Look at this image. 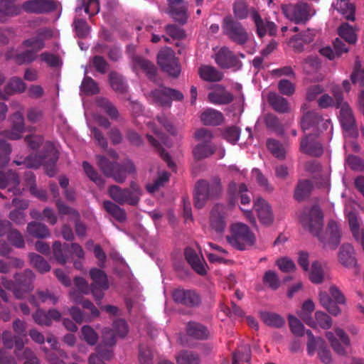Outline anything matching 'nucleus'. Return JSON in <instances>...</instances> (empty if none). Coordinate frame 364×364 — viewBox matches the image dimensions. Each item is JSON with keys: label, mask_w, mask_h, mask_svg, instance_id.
<instances>
[{"label": "nucleus", "mask_w": 364, "mask_h": 364, "mask_svg": "<svg viewBox=\"0 0 364 364\" xmlns=\"http://www.w3.org/2000/svg\"><path fill=\"white\" fill-rule=\"evenodd\" d=\"M309 279L314 284H321L323 281V269L321 263L315 261L311 264Z\"/></svg>", "instance_id": "864d4df0"}, {"label": "nucleus", "mask_w": 364, "mask_h": 364, "mask_svg": "<svg viewBox=\"0 0 364 364\" xmlns=\"http://www.w3.org/2000/svg\"><path fill=\"white\" fill-rule=\"evenodd\" d=\"M27 231L30 235L37 238H46L50 234L47 226L38 222L29 223L27 225Z\"/></svg>", "instance_id": "58836bf2"}, {"label": "nucleus", "mask_w": 364, "mask_h": 364, "mask_svg": "<svg viewBox=\"0 0 364 364\" xmlns=\"http://www.w3.org/2000/svg\"><path fill=\"white\" fill-rule=\"evenodd\" d=\"M97 105L104 109L112 119H117L119 112L117 107L107 98L101 97L97 100Z\"/></svg>", "instance_id": "603ef678"}, {"label": "nucleus", "mask_w": 364, "mask_h": 364, "mask_svg": "<svg viewBox=\"0 0 364 364\" xmlns=\"http://www.w3.org/2000/svg\"><path fill=\"white\" fill-rule=\"evenodd\" d=\"M185 258L192 269L200 275L206 274L205 261L203 256H199L191 247L185 250Z\"/></svg>", "instance_id": "5701e85b"}, {"label": "nucleus", "mask_w": 364, "mask_h": 364, "mask_svg": "<svg viewBox=\"0 0 364 364\" xmlns=\"http://www.w3.org/2000/svg\"><path fill=\"white\" fill-rule=\"evenodd\" d=\"M312 187L310 180H299L294 191V198L299 202L304 200L310 195Z\"/></svg>", "instance_id": "c9c22d12"}, {"label": "nucleus", "mask_w": 364, "mask_h": 364, "mask_svg": "<svg viewBox=\"0 0 364 364\" xmlns=\"http://www.w3.org/2000/svg\"><path fill=\"white\" fill-rule=\"evenodd\" d=\"M168 14L173 18H174L175 21L181 24H184L187 21L188 16L186 5L183 4L178 7H176V5H173L171 7L168 6Z\"/></svg>", "instance_id": "09e8293b"}, {"label": "nucleus", "mask_w": 364, "mask_h": 364, "mask_svg": "<svg viewBox=\"0 0 364 364\" xmlns=\"http://www.w3.org/2000/svg\"><path fill=\"white\" fill-rule=\"evenodd\" d=\"M338 259L339 262L346 268H353L357 264L354 248L349 243H344L340 247Z\"/></svg>", "instance_id": "412c9836"}, {"label": "nucleus", "mask_w": 364, "mask_h": 364, "mask_svg": "<svg viewBox=\"0 0 364 364\" xmlns=\"http://www.w3.org/2000/svg\"><path fill=\"white\" fill-rule=\"evenodd\" d=\"M214 59L222 69H232L233 71H237L242 67V63L237 56L227 47L221 48L215 53Z\"/></svg>", "instance_id": "f8f14e48"}, {"label": "nucleus", "mask_w": 364, "mask_h": 364, "mask_svg": "<svg viewBox=\"0 0 364 364\" xmlns=\"http://www.w3.org/2000/svg\"><path fill=\"white\" fill-rule=\"evenodd\" d=\"M233 13L236 18L245 19L248 16L247 6L242 0H237L233 4Z\"/></svg>", "instance_id": "338daca9"}, {"label": "nucleus", "mask_w": 364, "mask_h": 364, "mask_svg": "<svg viewBox=\"0 0 364 364\" xmlns=\"http://www.w3.org/2000/svg\"><path fill=\"white\" fill-rule=\"evenodd\" d=\"M108 77L110 86L115 92L124 94L127 91V83L122 75L115 71H111Z\"/></svg>", "instance_id": "72a5a7b5"}, {"label": "nucleus", "mask_w": 364, "mask_h": 364, "mask_svg": "<svg viewBox=\"0 0 364 364\" xmlns=\"http://www.w3.org/2000/svg\"><path fill=\"white\" fill-rule=\"evenodd\" d=\"M90 275L92 280L90 291L96 300L97 304L100 305L105 295L104 291L109 289L107 276L104 271L97 268L91 269Z\"/></svg>", "instance_id": "1a4fd4ad"}, {"label": "nucleus", "mask_w": 364, "mask_h": 364, "mask_svg": "<svg viewBox=\"0 0 364 364\" xmlns=\"http://www.w3.org/2000/svg\"><path fill=\"white\" fill-rule=\"evenodd\" d=\"M264 122L267 129L274 132L278 135L283 134V124L275 114L272 113L267 114L264 117Z\"/></svg>", "instance_id": "37998d69"}, {"label": "nucleus", "mask_w": 364, "mask_h": 364, "mask_svg": "<svg viewBox=\"0 0 364 364\" xmlns=\"http://www.w3.org/2000/svg\"><path fill=\"white\" fill-rule=\"evenodd\" d=\"M338 32L341 38L349 44H355L357 41V34L355 28L348 23H343L338 28Z\"/></svg>", "instance_id": "ea45409f"}, {"label": "nucleus", "mask_w": 364, "mask_h": 364, "mask_svg": "<svg viewBox=\"0 0 364 364\" xmlns=\"http://www.w3.org/2000/svg\"><path fill=\"white\" fill-rule=\"evenodd\" d=\"M28 257L31 264L40 272L45 273L50 271V266L42 256L35 253H30Z\"/></svg>", "instance_id": "8fccbe9b"}, {"label": "nucleus", "mask_w": 364, "mask_h": 364, "mask_svg": "<svg viewBox=\"0 0 364 364\" xmlns=\"http://www.w3.org/2000/svg\"><path fill=\"white\" fill-rule=\"evenodd\" d=\"M250 359L251 350L250 346L244 345L233 353L232 364H239L240 362L250 363Z\"/></svg>", "instance_id": "de8ad7c7"}, {"label": "nucleus", "mask_w": 364, "mask_h": 364, "mask_svg": "<svg viewBox=\"0 0 364 364\" xmlns=\"http://www.w3.org/2000/svg\"><path fill=\"white\" fill-rule=\"evenodd\" d=\"M263 282L273 290L277 289L280 285L278 275L272 270L265 272L263 277Z\"/></svg>", "instance_id": "680f3d73"}, {"label": "nucleus", "mask_w": 364, "mask_h": 364, "mask_svg": "<svg viewBox=\"0 0 364 364\" xmlns=\"http://www.w3.org/2000/svg\"><path fill=\"white\" fill-rule=\"evenodd\" d=\"M22 46L29 48L37 55L40 50L45 48V43L43 41V39L39 38L36 36L24 40L22 42Z\"/></svg>", "instance_id": "13d9d810"}, {"label": "nucleus", "mask_w": 364, "mask_h": 364, "mask_svg": "<svg viewBox=\"0 0 364 364\" xmlns=\"http://www.w3.org/2000/svg\"><path fill=\"white\" fill-rule=\"evenodd\" d=\"M109 197L119 205L128 204L135 206L138 204L137 200L133 197L129 189L122 188L116 185H112L108 188Z\"/></svg>", "instance_id": "a211bd4d"}, {"label": "nucleus", "mask_w": 364, "mask_h": 364, "mask_svg": "<svg viewBox=\"0 0 364 364\" xmlns=\"http://www.w3.org/2000/svg\"><path fill=\"white\" fill-rule=\"evenodd\" d=\"M176 360L177 364H200V357L195 351L183 350L178 353Z\"/></svg>", "instance_id": "4c0bfd02"}, {"label": "nucleus", "mask_w": 364, "mask_h": 364, "mask_svg": "<svg viewBox=\"0 0 364 364\" xmlns=\"http://www.w3.org/2000/svg\"><path fill=\"white\" fill-rule=\"evenodd\" d=\"M7 238L10 243L17 248H23L25 245L24 239L17 230L11 229L7 235Z\"/></svg>", "instance_id": "69168bd1"}, {"label": "nucleus", "mask_w": 364, "mask_h": 364, "mask_svg": "<svg viewBox=\"0 0 364 364\" xmlns=\"http://www.w3.org/2000/svg\"><path fill=\"white\" fill-rule=\"evenodd\" d=\"M134 61L150 80H155L157 70L154 63L141 57H136Z\"/></svg>", "instance_id": "79ce46f5"}, {"label": "nucleus", "mask_w": 364, "mask_h": 364, "mask_svg": "<svg viewBox=\"0 0 364 364\" xmlns=\"http://www.w3.org/2000/svg\"><path fill=\"white\" fill-rule=\"evenodd\" d=\"M335 333L336 336H338L342 342V344L340 343L333 332H326V337L336 353L341 355H345L346 354V348L350 346L349 337L343 329L339 328L335 329Z\"/></svg>", "instance_id": "dca6fc26"}, {"label": "nucleus", "mask_w": 364, "mask_h": 364, "mask_svg": "<svg viewBox=\"0 0 364 364\" xmlns=\"http://www.w3.org/2000/svg\"><path fill=\"white\" fill-rule=\"evenodd\" d=\"M267 147L271 154L279 160L285 159L286 150L284 145L274 139H269L267 141Z\"/></svg>", "instance_id": "c03bdc74"}, {"label": "nucleus", "mask_w": 364, "mask_h": 364, "mask_svg": "<svg viewBox=\"0 0 364 364\" xmlns=\"http://www.w3.org/2000/svg\"><path fill=\"white\" fill-rule=\"evenodd\" d=\"M260 316L263 322L269 326L280 328L285 323L284 319L275 313L264 311L260 314Z\"/></svg>", "instance_id": "49530a36"}, {"label": "nucleus", "mask_w": 364, "mask_h": 364, "mask_svg": "<svg viewBox=\"0 0 364 364\" xmlns=\"http://www.w3.org/2000/svg\"><path fill=\"white\" fill-rule=\"evenodd\" d=\"M11 131L8 137L12 140L19 139L24 131V118L20 112H16L11 117Z\"/></svg>", "instance_id": "c756f323"}, {"label": "nucleus", "mask_w": 364, "mask_h": 364, "mask_svg": "<svg viewBox=\"0 0 364 364\" xmlns=\"http://www.w3.org/2000/svg\"><path fill=\"white\" fill-rule=\"evenodd\" d=\"M208 99L212 104L221 105L231 103L234 100V96L224 87L218 85L215 90L208 93Z\"/></svg>", "instance_id": "b1692460"}, {"label": "nucleus", "mask_w": 364, "mask_h": 364, "mask_svg": "<svg viewBox=\"0 0 364 364\" xmlns=\"http://www.w3.org/2000/svg\"><path fill=\"white\" fill-rule=\"evenodd\" d=\"M97 164L105 176L112 178L119 183H122L125 181L127 173L135 172L134 164L129 160L120 164L116 161H110L104 156L97 155Z\"/></svg>", "instance_id": "39448f33"}, {"label": "nucleus", "mask_w": 364, "mask_h": 364, "mask_svg": "<svg viewBox=\"0 0 364 364\" xmlns=\"http://www.w3.org/2000/svg\"><path fill=\"white\" fill-rule=\"evenodd\" d=\"M166 88L155 89L150 92L149 95L156 104L162 107H170L171 102L169 100Z\"/></svg>", "instance_id": "a18cd8bd"}, {"label": "nucleus", "mask_w": 364, "mask_h": 364, "mask_svg": "<svg viewBox=\"0 0 364 364\" xmlns=\"http://www.w3.org/2000/svg\"><path fill=\"white\" fill-rule=\"evenodd\" d=\"M216 151V146L213 144H198L193 149L196 159L200 160L213 155Z\"/></svg>", "instance_id": "a19ab883"}, {"label": "nucleus", "mask_w": 364, "mask_h": 364, "mask_svg": "<svg viewBox=\"0 0 364 364\" xmlns=\"http://www.w3.org/2000/svg\"><path fill=\"white\" fill-rule=\"evenodd\" d=\"M37 58V55L27 49L21 53H17L14 56V61L18 65L30 64L35 61Z\"/></svg>", "instance_id": "6e6d98bb"}, {"label": "nucleus", "mask_w": 364, "mask_h": 364, "mask_svg": "<svg viewBox=\"0 0 364 364\" xmlns=\"http://www.w3.org/2000/svg\"><path fill=\"white\" fill-rule=\"evenodd\" d=\"M91 62L95 70L100 74H105L109 70V65L103 56L94 55Z\"/></svg>", "instance_id": "e2e57ef3"}, {"label": "nucleus", "mask_w": 364, "mask_h": 364, "mask_svg": "<svg viewBox=\"0 0 364 364\" xmlns=\"http://www.w3.org/2000/svg\"><path fill=\"white\" fill-rule=\"evenodd\" d=\"M16 0H0V23H6L11 18L22 14L21 5Z\"/></svg>", "instance_id": "6ab92c4d"}, {"label": "nucleus", "mask_w": 364, "mask_h": 364, "mask_svg": "<svg viewBox=\"0 0 364 364\" xmlns=\"http://www.w3.org/2000/svg\"><path fill=\"white\" fill-rule=\"evenodd\" d=\"M26 88V83L22 79L17 77H12L5 85L4 91L0 90V99L6 100L9 95L14 93H22Z\"/></svg>", "instance_id": "a878e982"}, {"label": "nucleus", "mask_w": 364, "mask_h": 364, "mask_svg": "<svg viewBox=\"0 0 364 364\" xmlns=\"http://www.w3.org/2000/svg\"><path fill=\"white\" fill-rule=\"evenodd\" d=\"M226 240L233 248L244 251L255 246L256 237L247 225L235 223L230 225V234L226 236Z\"/></svg>", "instance_id": "20e7f679"}, {"label": "nucleus", "mask_w": 364, "mask_h": 364, "mask_svg": "<svg viewBox=\"0 0 364 364\" xmlns=\"http://www.w3.org/2000/svg\"><path fill=\"white\" fill-rule=\"evenodd\" d=\"M333 6L347 20H355V8L348 0H336Z\"/></svg>", "instance_id": "2f4dec72"}, {"label": "nucleus", "mask_w": 364, "mask_h": 364, "mask_svg": "<svg viewBox=\"0 0 364 364\" xmlns=\"http://www.w3.org/2000/svg\"><path fill=\"white\" fill-rule=\"evenodd\" d=\"M69 250L70 245L67 243H64L63 245H62L60 242L55 241L53 245V252L54 258L58 263L61 264H65L68 260Z\"/></svg>", "instance_id": "e433bc0d"}, {"label": "nucleus", "mask_w": 364, "mask_h": 364, "mask_svg": "<svg viewBox=\"0 0 364 364\" xmlns=\"http://www.w3.org/2000/svg\"><path fill=\"white\" fill-rule=\"evenodd\" d=\"M228 210L225 205L216 203L210 213V226L215 232H224L227 226Z\"/></svg>", "instance_id": "4468645a"}, {"label": "nucleus", "mask_w": 364, "mask_h": 364, "mask_svg": "<svg viewBox=\"0 0 364 364\" xmlns=\"http://www.w3.org/2000/svg\"><path fill=\"white\" fill-rule=\"evenodd\" d=\"M73 26L78 38H85L88 36L90 28L85 20L75 18L73 21Z\"/></svg>", "instance_id": "4d7b16f0"}, {"label": "nucleus", "mask_w": 364, "mask_h": 364, "mask_svg": "<svg viewBox=\"0 0 364 364\" xmlns=\"http://www.w3.org/2000/svg\"><path fill=\"white\" fill-rule=\"evenodd\" d=\"M223 191L219 177L215 176L210 180H198L196 183L193 193L194 206L198 209L203 208L208 200L219 198Z\"/></svg>", "instance_id": "f03ea898"}, {"label": "nucleus", "mask_w": 364, "mask_h": 364, "mask_svg": "<svg viewBox=\"0 0 364 364\" xmlns=\"http://www.w3.org/2000/svg\"><path fill=\"white\" fill-rule=\"evenodd\" d=\"M300 151L311 156H320L323 152L321 141L318 139V134L309 133L304 136L300 143Z\"/></svg>", "instance_id": "2eb2a0df"}, {"label": "nucleus", "mask_w": 364, "mask_h": 364, "mask_svg": "<svg viewBox=\"0 0 364 364\" xmlns=\"http://www.w3.org/2000/svg\"><path fill=\"white\" fill-rule=\"evenodd\" d=\"M318 344L316 345L318 348V358L322 363L324 364H329L331 362V354L326 346L323 339L318 340Z\"/></svg>", "instance_id": "052dcab7"}, {"label": "nucleus", "mask_w": 364, "mask_h": 364, "mask_svg": "<svg viewBox=\"0 0 364 364\" xmlns=\"http://www.w3.org/2000/svg\"><path fill=\"white\" fill-rule=\"evenodd\" d=\"M240 129L236 126L226 127L223 132V138L232 144H235L239 140Z\"/></svg>", "instance_id": "bf43d9fd"}, {"label": "nucleus", "mask_w": 364, "mask_h": 364, "mask_svg": "<svg viewBox=\"0 0 364 364\" xmlns=\"http://www.w3.org/2000/svg\"><path fill=\"white\" fill-rule=\"evenodd\" d=\"M223 30L225 35L238 45L245 44L249 38L248 33L241 23L231 18L224 19Z\"/></svg>", "instance_id": "9d476101"}, {"label": "nucleus", "mask_w": 364, "mask_h": 364, "mask_svg": "<svg viewBox=\"0 0 364 364\" xmlns=\"http://www.w3.org/2000/svg\"><path fill=\"white\" fill-rule=\"evenodd\" d=\"M172 298L176 304L188 308H196L202 301L200 295L196 291L183 288L174 289Z\"/></svg>", "instance_id": "9b49d317"}, {"label": "nucleus", "mask_w": 364, "mask_h": 364, "mask_svg": "<svg viewBox=\"0 0 364 364\" xmlns=\"http://www.w3.org/2000/svg\"><path fill=\"white\" fill-rule=\"evenodd\" d=\"M288 320L292 333L296 336H303L304 335V326L300 320L291 315L289 316Z\"/></svg>", "instance_id": "774afa93"}, {"label": "nucleus", "mask_w": 364, "mask_h": 364, "mask_svg": "<svg viewBox=\"0 0 364 364\" xmlns=\"http://www.w3.org/2000/svg\"><path fill=\"white\" fill-rule=\"evenodd\" d=\"M82 168L87 177L99 186H103L105 181L97 171L87 162L83 161Z\"/></svg>", "instance_id": "5fc2aeb1"}, {"label": "nucleus", "mask_w": 364, "mask_h": 364, "mask_svg": "<svg viewBox=\"0 0 364 364\" xmlns=\"http://www.w3.org/2000/svg\"><path fill=\"white\" fill-rule=\"evenodd\" d=\"M259 222L265 225H270L274 221V215L269 203L264 199L258 198L254 204Z\"/></svg>", "instance_id": "aec40b11"}, {"label": "nucleus", "mask_w": 364, "mask_h": 364, "mask_svg": "<svg viewBox=\"0 0 364 364\" xmlns=\"http://www.w3.org/2000/svg\"><path fill=\"white\" fill-rule=\"evenodd\" d=\"M200 120L205 126H218L223 122L224 116L218 110L207 108L201 113Z\"/></svg>", "instance_id": "cd10ccee"}, {"label": "nucleus", "mask_w": 364, "mask_h": 364, "mask_svg": "<svg viewBox=\"0 0 364 364\" xmlns=\"http://www.w3.org/2000/svg\"><path fill=\"white\" fill-rule=\"evenodd\" d=\"M103 207L105 210L119 223H124L126 221L127 213L117 204L110 200H105L103 203Z\"/></svg>", "instance_id": "f704fd0d"}, {"label": "nucleus", "mask_w": 364, "mask_h": 364, "mask_svg": "<svg viewBox=\"0 0 364 364\" xmlns=\"http://www.w3.org/2000/svg\"><path fill=\"white\" fill-rule=\"evenodd\" d=\"M154 354L147 346L141 345L139 348V360L140 364H153Z\"/></svg>", "instance_id": "0e129e2a"}, {"label": "nucleus", "mask_w": 364, "mask_h": 364, "mask_svg": "<svg viewBox=\"0 0 364 364\" xmlns=\"http://www.w3.org/2000/svg\"><path fill=\"white\" fill-rule=\"evenodd\" d=\"M186 331L188 336L198 340H205L209 336V331L205 326L193 321L188 323Z\"/></svg>", "instance_id": "473e14b6"}, {"label": "nucleus", "mask_w": 364, "mask_h": 364, "mask_svg": "<svg viewBox=\"0 0 364 364\" xmlns=\"http://www.w3.org/2000/svg\"><path fill=\"white\" fill-rule=\"evenodd\" d=\"M19 183V177L15 171L9 170L6 172H3L0 171V188L4 189L9 187L8 193H11L12 196H18L22 193Z\"/></svg>", "instance_id": "f3484780"}, {"label": "nucleus", "mask_w": 364, "mask_h": 364, "mask_svg": "<svg viewBox=\"0 0 364 364\" xmlns=\"http://www.w3.org/2000/svg\"><path fill=\"white\" fill-rule=\"evenodd\" d=\"M34 274L30 269H26L21 273H17L14 276V282L7 280L2 277V284L7 289L11 290L14 296L18 299L25 297L26 294L32 290V282Z\"/></svg>", "instance_id": "0eeeda50"}, {"label": "nucleus", "mask_w": 364, "mask_h": 364, "mask_svg": "<svg viewBox=\"0 0 364 364\" xmlns=\"http://www.w3.org/2000/svg\"><path fill=\"white\" fill-rule=\"evenodd\" d=\"M301 222L309 231L323 244V247L334 250L339 245L341 240V231L338 224L333 220L328 221L325 232H322L323 216L318 205H313L309 215L302 217Z\"/></svg>", "instance_id": "f257e3e1"}, {"label": "nucleus", "mask_w": 364, "mask_h": 364, "mask_svg": "<svg viewBox=\"0 0 364 364\" xmlns=\"http://www.w3.org/2000/svg\"><path fill=\"white\" fill-rule=\"evenodd\" d=\"M281 10L288 20L296 24H306L315 14L313 6L304 1L282 4Z\"/></svg>", "instance_id": "423d86ee"}, {"label": "nucleus", "mask_w": 364, "mask_h": 364, "mask_svg": "<svg viewBox=\"0 0 364 364\" xmlns=\"http://www.w3.org/2000/svg\"><path fill=\"white\" fill-rule=\"evenodd\" d=\"M59 158V153L55 145L46 141L39 154H31L25 159V164L29 168H38L44 166L47 175L50 177L56 173L55 164Z\"/></svg>", "instance_id": "7ed1b4c3"}, {"label": "nucleus", "mask_w": 364, "mask_h": 364, "mask_svg": "<svg viewBox=\"0 0 364 364\" xmlns=\"http://www.w3.org/2000/svg\"><path fill=\"white\" fill-rule=\"evenodd\" d=\"M251 17L255 23L257 33L259 38L264 37L267 33L270 36L276 34L277 27L275 23L272 21L264 22L256 10L252 11Z\"/></svg>", "instance_id": "4be33fe9"}, {"label": "nucleus", "mask_w": 364, "mask_h": 364, "mask_svg": "<svg viewBox=\"0 0 364 364\" xmlns=\"http://www.w3.org/2000/svg\"><path fill=\"white\" fill-rule=\"evenodd\" d=\"M340 109L339 120L343 129L351 131L355 129V120L353 111L348 105H343Z\"/></svg>", "instance_id": "c85d7f7f"}, {"label": "nucleus", "mask_w": 364, "mask_h": 364, "mask_svg": "<svg viewBox=\"0 0 364 364\" xmlns=\"http://www.w3.org/2000/svg\"><path fill=\"white\" fill-rule=\"evenodd\" d=\"M267 102L271 107L279 114L288 113L291 108L288 100L280 95L271 92L267 95Z\"/></svg>", "instance_id": "bb28decb"}, {"label": "nucleus", "mask_w": 364, "mask_h": 364, "mask_svg": "<svg viewBox=\"0 0 364 364\" xmlns=\"http://www.w3.org/2000/svg\"><path fill=\"white\" fill-rule=\"evenodd\" d=\"M328 122L323 121L321 116L316 112H307L302 117L301 122V127L304 132L310 129H317L320 125L323 127L326 126Z\"/></svg>", "instance_id": "393cba45"}, {"label": "nucleus", "mask_w": 364, "mask_h": 364, "mask_svg": "<svg viewBox=\"0 0 364 364\" xmlns=\"http://www.w3.org/2000/svg\"><path fill=\"white\" fill-rule=\"evenodd\" d=\"M157 63L161 69L169 75L177 77L181 73V66L174 51L170 48L161 49L157 55Z\"/></svg>", "instance_id": "6e6552de"}, {"label": "nucleus", "mask_w": 364, "mask_h": 364, "mask_svg": "<svg viewBox=\"0 0 364 364\" xmlns=\"http://www.w3.org/2000/svg\"><path fill=\"white\" fill-rule=\"evenodd\" d=\"M80 90L87 95H96L100 92L97 83L89 76H85L81 83Z\"/></svg>", "instance_id": "3c124183"}, {"label": "nucleus", "mask_w": 364, "mask_h": 364, "mask_svg": "<svg viewBox=\"0 0 364 364\" xmlns=\"http://www.w3.org/2000/svg\"><path fill=\"white\" fill-rule=\"evenodd\" d=\"M21 8L27 14H46L54 11L57 6L53 0H26Z\"/></svg>", "instance_id": "ddd939ff"}, {"label": "nucleus", "mask_w": 364, "mask_h": 364, "mask_svg": "<svg viewBox=\"0 0 364 364\" xmlns=\"http://www.w3.org/2000/svg\"><path fill=\"white\" fill-rule=\"evenodd\" d=\"M198 74L202 80L210 82H219L223 78V73L211 65H201Z\"/></svg>", "instance_id": "7c9ffc66"}]
</instances>
